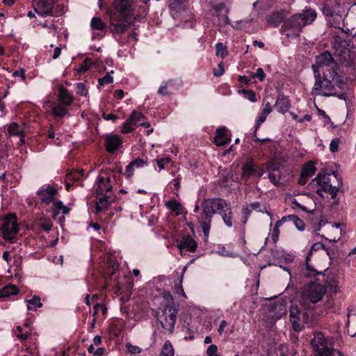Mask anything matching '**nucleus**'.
Returning <instances> with one entry per match:
<instances>
[{
	"label": "nucleus",
	"mask_w": 356,
	"mask_h": 356,
	"mask_svg": "<svg viewBox=\"0 0 356 356\" xmlns=\"http://www.w3.org/2000/svg\"><path fill=\"white\" fill-rule=\"evenodd\" d=\"M12 76L19 77L22 81L26 83L25 70L22 68L19 69V70L14 71L12 74Z\"/></svg>",
	"instance_id": "51"
},
{
	"label": "nucleus",
	"mask_w": 356,
	"mask_h": 356,
	"mask_svg": "<svg viewBox=\"0 0 356 356\" xmlns=\"http://www.w3.org/2000/svg\"><path fill=\"white\" fill-rule=\"evenodd\" d=\"M243 92L244 93L245 97L248 99H249L250 102H257V98H256V96H255V93L254 92H252V90H243Z\"/></svg>",
	"instance_id": "63"
},
{
	"label": "nucleus",
	"mask_w": 356,
	"mask_h": 356,
	"mask_svg": "<svg viewBox=\"0 0 356 356\" xmlns=\"http://www.w3.org/2000/svg\"><path fill=\"white\" fill-rule=\"evenodd\" d=\"M268 178L275 186H277L280 184V176L275 175V172H268Z\"/></svg>",
	"instance_id": "62"
},
{
	"label": "nucleus",
	"mask_w": 356,
	"mask_h": 356,
	"mask_svg": "<svg viewBox=\"0 0 356 356\" xmlns=\"http://www.w3.org/2000/svg\"><path fill=\"white\" fill-rule=\"evenodd\" d=\"M337 179V174L318 173L317 176L310 182L311 188L321 197L325 198V194H330L332 199H334L339 189V184H335Z\"/></svg>",
	"instance_id": "6"
},
{
	"label": "nucleus",
	"mask_w": 356,
	"mask_h": 356,
	"mask_svg": "<svg viewBox=\"0 0 356 356\" xmlns=\"http://www.w3.org/2000/svg\"><path fill=\"white\" fill-rule=\"evenodd\" d=\"M216 54L218 56H220L222 58H225L227 55V51L226 47L222 42H218L216 45Z\"/></svg>",
	"instance_id": "41"
},
{
	"label": "nucleus",
	"mask_w": 356,
	"mask_h": 356,
	"mask_svg": "<svg viewBox=\"0 0 356 356\" xmlns=\"http://www.w3.org/2000/svg\"><path fill=\"white\" fill-rule=\"evenodd\" d=\"M188 1V0H170V7L175 10L184 9Z\"/></svg>",
	"instance_id": "39"
},
{
	"label": "nucleus",
	"mask_w": 356,
	"mask_h": 356,
	"mask_svg": "<svg viewBox=\"0 0 356 356\" xmlns=\"http://www.w3.org/2000/svg\"><path fill=\"white\" fill-rule=\"evenodd\" d=\"M186 269V266H185L184 268L181 277H180L179 280L178 281V282L176 284V286L175 287V292L177 294L181 295L184 298H186V294H185L183 287H182V280H183L184 273Z\"/></svg>",
	"instance_id": "42"
},
{
	"label": "nucleus",
	"mask_w": 356,
	"mask_h": 356,
	"mask_svg": "<svg viewBox=\"0 0 356 356\" xmlns=\"http://www.w3.org/2000/svg\"><path fill=\"white\" fill-rule=\"evenodd\" d=\"M40 25H41L43 28L48 29L49 33H57L58 27L55 24L54 19L51 21L45 20L44 22H40Z\"/></svg>",
	"instance_id": "40"
},
{
	"label": "nucleus",
	"mask_w": 356,
	"mask_h": 356,
	"mask_svg": "<svg viewBox=\"0 0 356 356\" xmlns=\"http://www.w3.org/2000/svg\"><path fill=\"white\" fill-rule=\"evenodd\" d=\"M224 72L223 63L220 62L218 65V68L213 70V75L215 76H220L224 74Z\"/></svg>",
	"instance_id": "64"
},
{
	"label": "nucleus",
	"mask_w": 356,
	"mask_h": 356,
	"mask_svg": "<svg viewBox=\"0 0 356 356\" xmlns=\"http://www.w3.org/2000/svg\"><path fill=\"white\" fill-rule=\"evenodd\" d=\"M218 347L214 344L210 345L207 350V354L208 356H220L217 354Z\"/></svg>",
	"instance_id": "58"
},
{
	"label": "nucleus",
	"mask_w": 356,
	"mask_h": 356,
	"mask_svg": "<svg viewBox=\"0 0 356 356\" xmlns=\"http://www.w3.org/2000/svg\"><path fill=\"white\" fill-rule=\"evenodd\" d=\"M270 236L273 243H276L279 239L280 229L273 227L272 229H270Z\"/></svg>",
	"instance_id": "60"
},
{
	"label": "nucleus",
	"mask_w": 356,
	"mask_h": 356,
	"mask_svg": "<svg viewBox=\"0 0 356 356\" xmlns=\"http://www.w3.org/2000/svg\"><path fill=\"white\" fill-rule=\"evenodd\" d=\"M289 220H291L294 222L295 225L299 230H303L305 229L304 222L296 216L289 215L288 216Z\"/></svg>",
	"instance_id": "44"
},
{
	"label": "nucleus",
	"mask_w": 356,
	"mask_h": 356,
	"mask_svg": "<svg viewBox=\"0 0 356 356\" xmlns=\"http://www.w3.org/2000/svg\"><path fill=\"white\" fill-rule=\"evenodd\" d=\"M122 143V138L118 134H108L105 138V146L107 152L113 153L116 152Z\"/></svg>",
	"instance_id": "18"
},
{
	"label": "nucleus",
	"mask_w": 356,
	"mask_h": 356,
	"mask_svg": "<svg viewBox=\"0 0 356 356\" xmlns=\"http://www.w3.org/2000/svg\"><path fill=\"white\" fill-rule=\"evenodd\" d=\"M327 286L333 293H338L340 291V286L337 279L334 277H328L326 280Z\"/></svg>",
	"instance_id": "33"
},
{
	"label": "nucleus",
	"mask_w": 356,
	"mask_h": 356,
	"mask_svg": "<svg viewBox=\"0 0 356 356\" xmlns=\"http://www.w3.org/2000/svg\"><path fill=\"white\" fill-rule=\"evenodd\" d=\"M316 171V168L315 167V163L313 161H310L305 163L301 170L298 184L302 186L305 185L309 179L315 174Z\"/></svg>",
	"instance_id": "16"
},
{
	"label": "nucleus",
	"mask_w": 356,
	"mask_h": 356,
	"mask_svg": "<svg viewBox=\"0 0 356 356\" xmlns=\"http://www.w3.org/2000/svg\"><path fill=\"white\" fill-rule=\"evenodd\" d=\"M171 82V81H169L168 82H165L163 84H162L158 89V93L160 95L165 96L169 95V92L168 91V85Z\"/></svg>",
	"instance_id": "57"
},
{
	"label": "nucleus",
	"mask_w": 356,
	"mask_h": 356,
	"mask_svg": "<svg viewBox=\"0 0 356 356\" xmlns=\"http://www.w3.org/2000/svg\"><path fill=\"white\" fill-rule=\"evenodd\" d=\"M279 168H280L279 163H277L275 161H270L267 165V170L268 172H275V171H278Z\"/></svg>",
	"instance_id": "54"
},
{
	"label": "nucleus",
	"mask_w": 356,
	"mask_h": 356,
	"mask_svg": "<svg viewBox=\"0 0 356 356\" xmlns=\"http://www.w3.org/2000/svg\"><path fill=\"white\" fill-rule=\"evenodd\" d=\"M92 37L93 40L104 37L106 25L99 17H93L90 22Z\"/></svg>",
	"instance_id": "14"
},
{
	"label": "nucleus",
	"mask_w": 356,
	"mask_h": 356,
	"mask_svg": "<svg viewBox=\"0 0 356 356\" xmlns=\"http://www.w3.org/2000/svg\"><path fill=\"white\" fill-rule=\"evenodd\" d=\"M58 97L60 103L67 106H70L74 100L72 94L63 87L59 88Z\"/></svg>",
	"instance_id": "23"
},
{
	"label": "nucleus",
	"mask_w": 356,
	"mask_h": 356,
	"mask_svg": "<svg viewBox=\"0 0 356 356\" xmlns=\"http://www.w3.org/2000/svg\"><path fill=\"white\" fill-rule=\"evenodd\" d=\"M63 5L56 4L55 0H34V10L40 15H60L64 12Z\"/></svg>",
	"instance_id": "8"
},
{
	"label": "nucleus",
	"mask_w": 356,
	"mask_h": 356,
	"mask_svg": "<svg viewBox=\"0 0 356 356\" xmlns=\"http://www.w3.org/2000/svg\"><path fill=\"white\" fill-rule=\"evenodd\" d=\"M75 91L77 95L86 97L88 95V90L83 83H78L76 84Z\"/></svg>",
	"instance_id": "45"
},
{
	"label": "nucleus",
	"mask_w": 356,
	"mask_h": 356,
	"mask_svg": "<svg viewBox=\"0 0 356 356\" xmlns=\"http://www.w3.org/2000/svg\"><path fill=\"white\" fill-rule=\"evenodd\" d=\"M314 74L323 72H333L340 71L339 65L334 60L332 56L329 52H323L316 56L315 64L312 65Z\"/></svg>",
	"instance_id": "7"
},
{
	"label": "nucleus",
	"mask_w": 356,
	"mask_h": 356,
	"mask_svg": "<svg viewBox=\"0 0 356 356\" xmlns=\"http://www.w3.org/2000/svg\"><path fill=\"white\" fill-rule=\"evenodd\" d=\"M8 133L10 136H19V141L21 143H24V129L21 125L18 124L16 122H13L10 124L8 127Z\"/></svg>",
	"instance_id": "24"
},
{
	"label": "nucleus",
	"mask_w": 356,
	"mask_h": 356,
	"mask_svg": "<svg viewBox=\"0 0 356 356\" xmlns=\"http://www.w3.org/2000/svg\"><path fill=\"white\" fill-rule=\"evenodd\" d=\"M290 321L296 331L299 332L302 330V326L300 322V318L290 319Z\"/></svg>",
	"instance_id": "61"
},
{
	"label": "nucleus",
	"mask_w": 356,
	"mask_h": 356,
	"mask_svg": "<svg viewBox=\"0 0 356 356\" xmlns=\"http://www.w3.org/2000/svg\"><path fill=\"white\" fill-rule=\"evenodd\" d=\"M90 62L86 59L83 61V63L77 69V72L79 74H83L86 72L90 68Z\"/></svg>",
	"instance_id": "53"
},
{
	"label": "nucleus",
	"mask_w": 356,
	"mask_h": 356,
	"mask_svg": "<svg viewBox=\"0 0 356 356\" xmlns=\"http://www.w3.org/2000/svg\"><path fill=\"white\" fill-rule=\"evenodd\" d=\"M311 343L318 356H343L340 351L329 347L326 339L321 332L315 334Z\"/></svg>",
	"instance_id": "9"
},
{
	"label": "nucleus",
	"mask_w": 356,
	"mask_h": 356,
	"mask_svg": "<svg viewBox=\"0 0 356 356\" xmlns=\"http://www.w3.org/2000/svg\"><path fill=\"white\" fill-rule=\"evenodd\" d=\"M136 127V124L132 121V120H131L130 118H128L124 122L121 131L124 134H128L133 131Z\"/></svg>",
	"instance_id": "37"
},
{
	"label": "nucleus",
	"mask_w": 356,
	"mask_h": 356,
	"mask_svg": "<svg viewBox=\"0 0 356 356\" xmlns=\"http://www.w3.org/2000/svg\"><path fill=\"white\" fill-rule=\"evenodd\" d=\"M213 15H216L219 17V24H229L230 22L228 18V9L223 3H219L213 6Z\"/></svg>",
	"instance_id": "19"
},
{
	"label": "nucleus",
	"mask_w": 356,
	"mask_h": 356,
	"mask_svg": "<svg viewBox=\"0 0 356 356\" xmlns=\"http://www.w3.org/2000/svg\"><path fill=\"white\" fill-rule=\"evenodd\" d=\"M174 355L175 350L173 346L170 341H167L164 343L159 356H174Z\"/></svg>",
	"instance_id": "34"
},
{
	"label": "nucleus",
	"mask_w": 356,
	"mask_h": 356,
	"mask_svg": "<svg viewBox=\"0 0 356 356\" xmlns=\"http://www.w3.org/2000/svg\"><path fill=\"white\" fill-rule=\"evenodd\" d=\"M67 106L61 103H54L51 106V113L55 118H63L68 113Z\"/></svg>",
	"instance_id": "28"
},
{
	"label": "nucleus",
	"mask_w": 356,
	"mask_h": 356,
	"mask_svg": "<svg viewBox=\"0 0 356 356\" xmlns=\"http://www.w3.org/2000/svg\"><path fill=\"white\" fill-rule=\"evenodd\" d=\"M26 302L27 303L28 310L35 311L38 308H40L42 306L40 298L38 296H33L30 299H27Z\"/></svg>",
	"instance_id": "31"
},
{
	"label": "nucleus",
	"mask_w": 356,
	"mask_h": 356,
	"mask_svg": "<svg viewBox=\"0 0 356 356\" xmlns=\"http://www.w3.org/2000/svg\"><path fill=\"white\" fill-rule=\"evenodd\" d=\"M272 318L275 321H277L282 317L283 315L286 314V307L283 302H277L275 304L272 308Z\"/></svg>",
	"instance_id": "26"
},
{
	"label": "nucleus",
	"mask_w": 356,
	"mask_h": 356,
	"mask_svg": "<svg viewBox=\"0 0 356 356\" xmlns=\"http://www.w3.org/2000/svg\"><path fill=\"white\" fill-rule=\"evenodd\" d=\"M165 206L176 216L181 214L183 207L178 201L172 199L165 202Z\"/></svg>",
	"instance_id": "30"
},
{
	"label": "nucleus",
	"mask_w": 356,
	"mask_h": 356,
	"mask_svg": "<svg viewBox=\"0 0 356 356\" xmlns=\"http://www.w3.org/2000/svg\"><path fill=\"white\" fill-rule=\"evenodd\" d=\"M264 107L262 111L258 114L256 120V125L259 127L263 122H265L268 115L272 112L273 108L270 102H264Z\"/></svg>",
	"instance_id": "27"
},
{
	"label": "nucleus",
	"mask_w": 356,
	"mask_h": 356,
	"mask_svg": "<svg viewBox=\"0 0 356 356\" xmlns=\"http://www.w3.org/2000/svg\"><path fill=\"white\" fill-rule=\"evenodd\" d=\"M24 346L25 348H22L19 356H37V350L35 349H33L32 348L27 346L26 344Z\"/></svg>",
	"instance_id": "46"
},
{
	"label": "nucleus",
	"mask_w": 356,
	"mask_h": 356,
	"mask_svg": "<svg viewBox=\"0 0 356 356\" xmlns=\"http://www.w3.org/2000/svg\"><path fill=\"white\" fill-rule=\"evenodd\" d=\"M230 140V134L226 127H220L216 129L214 142L218 146H222Z\"/></svg>",
	"instance_id": "20"
},
{
	"label": "nucleus",
	"mask_w": 356,
	"mask_h": 356,
	"mask_svg": "<svg viewBox=\"0 0 356 356\" xmlns=\"http://www.w3.org/2000/svg\"><path fill=\"white\" fill-rule=\"evenodd\" d=\"M69 209L63 205L62 202L57 201L54 203V215H58L60 213H62L63 214L65 215L68 213Z\"/></svg>",
	"instance_id": "36"
},
{
	"label": "nucleus",
	"mask_w": 356,
	"mask_h": 356,
	"mask_svg": "<svg viewBox=\"0 0 356 356\" xmlns=\"http://www.w3.org/2000/svg\"><path fill=\"white\" fill-rule=\"evenodd\" d=\"M108 207V197L104 195L102 197H99L98 200L96 202L95 204V213H97L99 212L105 211Z\"/></svg>",
	"instance_id": "32"
},
{
	"label": "nucleus",
	"mask_w": 356,
	"mask_h": 356,
	"mask_svg": "<svg viewBox=\"0 0 356 356\" xmlns=\"http://www.w3.org/2000/svg\"><path fill=\"white\" fill-rule=\"evenodd\" d=\"M197 247L196 241L190 236H184L179 243L177 245V248L181 251L183 249H186L191 252H194Z\"/></svg>",
	"instance_id": "21"
},
{
	"label": "nucleus",
	"mask_w": 356,
	"mask_h": 356,
	"mask_svg": "<svg viewBox=\"0 0 356 356\" xmlns=\"http://www.w3.org/2000/svg\"><path fill=\"white\" fill-rule=\"evenodd\" d=\"M111 73H113V71H111V72L107 73L104 77L99 79L98 80L99 85L104 86L106 84L113 83V76L111 75Z\"/></svg>",
	"instance_id": "48"
},
{
	"label": "nucleus",
	"mask_w": 356,
	"mask_h": 356,
	"mask_svg": "<svg viewBox=\"0 0 356 356\" xmlns=\"http://www.w3.org/2000/svg\"><path fill=\"white\" fill-rule=\"evenodd\" d=\"M127 351L131 354H138L141 352V348L136 346H133L131 343H128L126 345Z\"/></svg>",
	"instance_id": "59"
},
{
	"label": "nucleus",
	"mask_w": 356,
	"mask_h": 356,
	"mask_svg": "<svg viewBox=\"0 0 356 356\" xmlns=\"http://www.w3.org/2000/svg\"><path fill=\"white\" fill-rule=\"evenodd\" d=\"M19 223L16 215L10 213L3 218L1 225L2 237L8 241H12L19 232Z\"/></svg>",
	"instance_id": "10"
},
{
	"label": "nucleus",
	"mask_w": 356,
	"mask_h": 356,
	"mask_svg": "<svg viewBox=\"0 0 356 356\" xmlns=\"http://www.w3.org/2000/svg\"><path fill=\"white\" fill-rule=\"evenodd\" d=\"M325 289L319 283H310L305 289V296L312 303L319 302L325 293Z\"/></svg>",
	"instance_id": "12"
},
{
	"label": "nucleus",
	"mask_w": 356,
	"mask_h": 356,
	"mask_svg": "<svg viewBox=\"0 0 356 356\" xmlns=\"http://www.w3.org/2000/svg\"><path fill=\"white\" fill-rule=\"evenodd\" d=\"M113 180V177L107 173L100 174L97 179V193L103 195L104 193L111 191Z\"/></svg>",
	"instance_id": "13"
},
{
	"label": "nucleus",
	"mask_w": 356,
	"mask_h": 356,
	"mask_svg": "<svg viewBox=\"0 0 356 356\" xmlns=\"http://www.w3.org/2000/svg\"><path fill=\"white\" fill-rule=\"evenodd\" d=\"M286 16V13L285 10L276 11L268 16L266 21L270 25L277 26Z\"/></svg>",
	"instance_id": "25"
},
{
	"label": "nucleus",
	"mask_w": 356,
	"mask_h": 356,
	"mask_svg": "<svg viewBox=\"0 0 356 356\" xmlns=\"http://www.w3.org/2000/svg\"><path fill=\"white\" fill-rule=\"evenodd\" d=\"M56 193L57 190L51 186H43L38 191L40 199L45 204L54 202Z\"/></svg>",
	"instance_id": "17"
},
{
	"label": "nucleus",
	"mask_w": 356,
	"mask_h": 356,
	"mask_svg": "<svg viewBox=\"0 0 356 356\" xmlns=\"http://www.w3.org/2000/svg\"><path fill=\"white\" fill-rule=\"evenodd\" d=\"M111 26H112V31L115 33H122L127 28V24L126 23H115L114 22V16L112 17L111 19Z\"/></svg>",
	"instance_id": "35"
},
{
	"label": "nucleus",
	"mask_w": 356,
	"mask_h": 356,
	"mask_svg": "<svg viewBox=\"0 0 356 356\" xmlns=\"http://www.w3.org/2000/svg\"><path fill=\"white\" fill-rule=\"evenodd\" d=\"M159 167V171L165 169L168 164L171 163L172 161L169 157H165L156 160Z\"/></svg>",
	"instance_id": "47"
},
{
	"label": "nucleus",
	"mask_w": 356,
	"mask_h": 356,
	"mask_svg": "<svg viewBox=\"0 0 356 356\" xmlns=\"http://www.w3.org/2000/svg\"><path fill=\"white\" fill-rule=\"evenodd\" d=\"M122 326L120 323H115L110 327V332L111 334L118 337L121 335Z\"/></svg>",
	"instance_id": "50"
},
{
	"label": "nucleus",
	"mask_w": 356,
	"mask_h": 356,
	"mask_svg": "<svg viewBox=\"0 0 356 356\" xmlns=\"http://www.w3.org/2000/svg\"><path fill=\"white\" fill-rule=\"evenodd\" d=\"M202 211L198 222L206 238L209 237L213 216L218 213L225 225L231 228L233 226V213L230 204L222 198L204 199L202 204Z\"/></svg>",
	"instance_id": "3"
},
{
	"label": "nucleus",
	"mask_w": 356,
	"mask_h": 356,
	"mask_svg": "<svg viewBox=\"0 0 356 356\" xmlns=\"http://www.w3.org/2000/svg\"><path fill=\"white\" fill-rule=\"evenodd\" d=\"M19 289L14 284H8L0 289V298H6L10 296L16 295Z\"/></svg>",
	"instance_id": "29"
},
{
	"label": "nucleus",
	"mask_w": 356,
	"mask_h": 356,
	"mask_svg": "<svg viewBox=\"0 0 356 356\" xmlns=\"http://www.w3.org/2000/svg\"><path fill=\"white\" fill-rule=\"evenodd\" d=\"M300 311L296 305H291L289 309L290 319L300 318Z\"/></svg>",
	"instance_id": "49"
},
{
	"label": "nucleus",
	"mask_w": 356,
	"mask_h": 356,
	"mask_svg": "<svg viewBox=\"0 0 356 356\" xmlns=\"http://www.w3.org/2000/svg\"><path fill=\"white\" fill-rule=\"evenodd\" d=\"M252 78H257L260 81H263L266 78V74L263 69L259 67L257 69L255 73L252 75Z\"/></svg>",
	"instance_id": "55"
},
{
	"label": "nucleus",
	"mask_w": 356,
	"mask_h": 356,
	"mask_svg": "<svg viewBox=\"0 0 356 356\" xmlns=\"http://www.w3.org/2000/svg\"><path fill=\"white\" fill-rule=\"evenodd\" d=\"M13 332L15 337L21 341H24L29 339V332L28 331L23 332L22 327L21 326H17V327L13 330Z\"/></svg>",
	"instance_id": "38"
},
{
	"label": "nucleus",
	"mask_w": 356,
	"mask_h": 356,
	"mask_svg": "<svg viewBox=\"0 0 356 356\" xmlns=\"http://www.w3.org/2000/svg\"><path fill=\"white\" fill-rule=\"evenodd\" d=\"M133 0H113V6L120 17L127 24L132 20Z\"/></svg>",
	"instance_id": "11"
},
{
	"label": "nucleus",
	"mask_w": 356,
	"mask_h": 356,
	"mask_svg": "<svg viewBox=\"0 0 356 356\" xmlns=\"http://www.w3.org/2000/svg\"><path fill=\"white\" fill-rule=\"evenodd\" d=\"M339 60L342 63L341 70L333 72H323L314 74L315 83L312 90V95L322 97L336 95L335 89L339 88L343 90L349 81L356 76V49H353L346 47V42L341 49H337Z\"/></svg>",
	"instance_id": "1"
},
{
	"label": "nucleus",
	"mask_w": 356,
	"mask_h": 356,
	"mask_svg": "<svg viewBox=\"0 0 356 356\" xmlns=\"http://www.w3.org/2000/svg\"><path fill=\"white\" fill-rule=\"evenodd\" d=\"M154 305L157 307L156 318L157 325H160L163 332L172 334L177 321L179 305L175 303L174 298L168 291L159 292L153 298Z\"/></svg>",
	"instance_id": "4"
},
{
	"label": "nucleus",
	"mask_w": 356,
	"mask_h": 356,
	"mask_svg": "<svg viewBox=\"0 0 356 356\" xmlns=\"http://www.w3.org/2000/svg\"><path fill=\"white\" fill-rule=\"evenodd\" d=\"M132 165L135 168H143L145 165H147V161L146 160H144L143 159H136L134 161H133L131 163Z\"/></svg>",
	"instance_id": "56"
},
{
	"label": "nucleus",
	"mask_w": 356,
	"mask_h": 356,
	"mask_svg": "<svg viewBox=\"0 0 356 356\" xmlns=\"http://www.w3.org/2000/svg\"><path fill=\"white\" fill-rule=\"evenodd\" d=\"M339 138H336L332 139L330 143V151L332 153L337 152L339 151Z\"/></svg>",
	"instance_id": "52"
},
{
	"label": "nucleus",
	"mask_w": 356,
	"mask_h": 356,
	"mask_svg": "<svg viewBox=\"0 0 356 356\" xmlns=\"http://www.w3.org/2000/svg\"><path fill=\"white\" fill-rule=\"evenodd\" d=\"M264 173V169L257 165L253 161H249L243 166V175L245 177L253 176L260 177Z\"/></svg>",
	"instance_id": "15"
},
{
	"label": "nucleus",
	"mask_w": 356,
	"mask_h": 356,
	"mask_svg": "<svg viewBox=\"0 0 356 356\" xmlns=\"http://www.w3.org/2000/svg\"><path fill=\"white\" fill-rule=\"evenodd\" d=\"M339 60L342 63L341 70L333 72H323L314 74L315 83L312 90V95L322 97L336 95L335 89L339 88L343 90L349 81L356 76V49H353L346 47V42L341 49H337Z\"/></svg>",
	"instance_id": "2"
},
{
	"label": "nucleus",
	"mask_w": 356,
	"mask_h": 356,
	"mask_svg": "<svg viewBox=\"0 0 356 356\" xmlns=\"http://www.w3.org/2000/svg\"><path fill=\"white\" fill-rule=\"evenodd\" d=\"M275 107L279 113L282 114L286 113L291 107L289 99L287 97L279 95L277 97Z\"/></svg>",
	"instance_id": "22"
},
{
	"label": "nucleus",
	"mask_w": 356,
	"mask_h": 356,
	"mask_svg": "<svg viewBox=\"0 0 356 356\" xmlns=\"http://www.w3.org/2000/svg\"><path fill=\"white\" fill-rule=\"evenodd\" d=\"M316 18L315 10L305 9L301 13L296 14L285 21L281 28V32L288 39H293L299 36L303 26L312 23Z\"/></svg>",
	"instance_id": "5"
},
{
	"label": "nucleus",
	"mask_w": 356,
	"mask_h": 356,
	"mask_svg": "<svg viewBox=\"0 0 356 356\" xmlns=\"http://www.w3.org/2000/svg\"><path fill=\"white\" fill-rule=\"evenodd\" d=\"M129 118L136 126H140V123H142V120L144 118V115L140 112L133 111Z\"/></svg>",
	"instance_id": "43"
}]
</instances>
